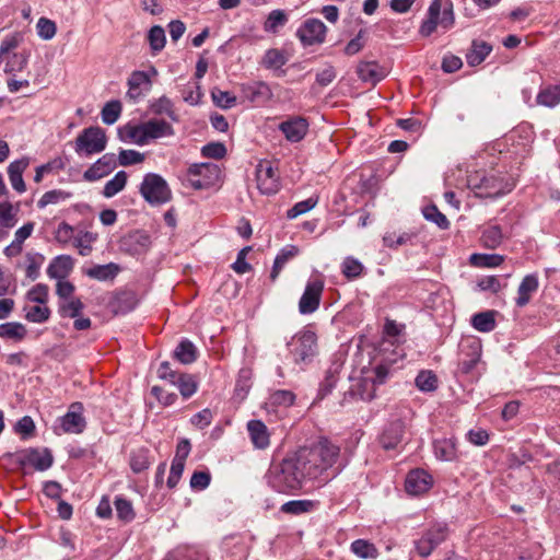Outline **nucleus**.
Returning <instances> with one entry per match:
<instances>
[{"label": "nucleus", "instance_id": "13d9d810", "mask_svg": "<svg viewBox=\"0 0 560 560\" xmlns=\"http://www.w3.org/2000/svg\"><path fill=\"white\" fill-rule=\"evenodd\" d=\"M28 56L25 52H12L5 56L2 60H5L4 71L7 73H14L22 71L27 65Z\"/></svg>", "mask_w": 560, "mask_h": 560}, {"label": "nucleus", "instance_id": "4d7b16f0", "mask_svg": "<svg viewBox=\"0 0 560 560\" xmlns=\"http://www.w3.org/2000/svg\"><path fill=\"white\" fill-rule=\"evenodd\" d=\"M351 551L362 559H375L378 556L376 547L365 539H357L351 544Z\"/></svg>", "mask_w": 560, "mask_h": 560}, {"label": "nucleus", "instance_id": "8fccbe9b", "mask_svg": "<svg viewBox=\"0 0 560 560\" xmlns=\"http://www.w3.org/2000/svg\"><path fill=\"white\" fill-rule=\"evenodd\" d=\"M127 178L128 176L125 171L117 172L116 175L105 184L103 188V196L112 198L120 192L127 184Z\"/></svg>", "mask_w": 560, "mask_h": 560}, {"label": "nucleus", "instance_id": "f3484780", "mask_svg": "<svg viewBox=\"0 0 560 560\" xmlns=\"http://www.w3.org/2000/svg\"><path fill=\"white\" fill-rule=\"evenodd\" d=\"M326 25L318 19L306 20L296 31L303 46L322 44L326 37Z\"/></svg>", "mask_w": 560, "mask_h": 560}, {"label": "nucleus", "instance_id": "aec40b11", "mask_svg": "<svg viewBox=\"0 0 560 560\" xmlns=\"http://www.w3.org/2000/svg\"><path fill=\"white\" fill-rule=\"evenodd\" d=\"M432 485V476L421 468L410 470L405 480V489L411 495H421L428 492Z\"/></svg>", "mask_w": 560, "mask_h": 560}, {"label": "nucleus", "instance_id": "e2e57ef3", "mask_svg": "<svg viewBox=\"0 0 560 560\" xmlns=\"http://www.w3.org/2000/svg\"><path fill=\"white\" fill-rule=\"evenodd\" d=\"M503 260V256L498 254H474L470 257V262L478 267H498Z\"/></svg>", "mask_w": 560, "mask_h": 560}, {"label": "nucleus", "instance_id": "4c0bfd02", "mask_svg": "<svg viewBox=\"0 0 560 560\" xmlns=\"http://www.w3.org/2000/svg\"><path fill=\"white\" fill-rule=\"evenodd\" d=\"M494 315V311H485L476 313L475 315L471 316L470 324L477 331L490 332L497 326Z\"/></svg>", "mask_w": 560, "mask_h": 560}, {"label": "nucleus", "instance_id": "c9c22d12", "mask_svg": "<svg viewBox=\"0 0 560 560\" xmlns=\"http://www.w3.org/2000/svg\"><path fill=\"white\" fill-rule=\"evenodd\" d=\"M318 502L313 500H291L282 504L280 511L285 514L301 515L313 512L317 509Z\"/></svg>", "mask_w": 560, "mask_h": 560}, {"label": "nucleus", "instance_id": "b1692460", "mask_svg": "<svg viewBox=\"0 0 560 560\" xmlns=\"http://www.w3.org/2000/svg\"><path fill=\"white\" fill-rule=\"evenodd\" d=\"M538 288V276L536 273L526 275L517 288V296L515 298L516 306H526L530 302L533 294L537 292Z\"/></svg>", "mask_w": 560, "mask_h": 560}, {"label": "nucleus", "instance_id": "09e8293b", "mask_svg": "<svg viewBox=\"0 0 560 560\" xmlns=\"http://www.w3.org/2000/svg\"><path fill=\"white\" fill-rule=\"evenodd\" d=\"M25 259V276L34 281L39 277V270L45 261V257L39 253H27Z\"/></svg>", "mask_w": 560, "mask_h": 560}, {"label": "nucleus", "instance_id": "6ab92c4d", "mask_svg": "<svg viewBox=\"0 0 560 560\" xmlns=\"http://www.w3.org/2000/svg\"><path fill=\"white\" fill-rule=\"evenodd\" d=\"M151 244V236L143 230L131 231L120 240V248L132 256L145 254Z\"/></svg>", "mask_w": 560, "mask_h": 560}, {"label": "nucleus", "instance_id": "5701e85b", "mask_svg": "<svg viewBox=\"0 0 560 560\" xmlns=\"http://www.w3.org/2000/svg\"><path fill=\"white\" fill-rule=\"evenodd\" d=\"M28 158H22L11 162L7 168L11 186L19 194H23L26 190L23 173L28 167Z\"/></svg>", "mask_w": 560, "mask_h": 560}, {"label": "nucleus", "instance_id": "72a5a7b5", "mask_svg": "<svg viewBox=\"0 0 560 560\" xmlns=\"http://www.w3.org/2000/svg\"><path fill=\"white\" fill-rule=\"evenodd\" d=\"M536 102L538 105L553 108L560 104V83L553 85L541 86L537 96Z\"/></svg>", "mask_w": 560, "mask_h": 560}, {"label": "nucleus", "instance_id": "dca6fc26", "mask_svg": "<svg viewBox=\"0 0 560 560\" xmlns=\"http://www.w3.org/2000/svg\"><path fill=\"white\" fill-rule=\"evenodd\" d=\"M84 407L80 401L72 402L65 416L58 418V422L63 433L80 434L86 427L83 416Z\"/></svg>", "mask_w": 560, "mask_h": 560}, {"label": "nucleus", "instance_id": "c85d7f7f", "mask_svg": "<svg viewBox=\"0 0 560 560\" xmlns=\"http://www.w3.org/2000/svg\"><path fill=\"white\" fill-rule=\"evenodd\" d=\"M34 229V222H27L18 229L14 233V240L3 250L4 255L9 258L20 255L23 250L24 241L32 235Z\"/></svg>", "mask_w": 560, "mask_h": 560}, {"label": "nucleus", "instance_id": "2f4dec72", "mask_svg": "<svg viewBox=\"0 0 560 560\" xmlns=\"http://www.w3.org/2000/svg\"><path fill=\"white\" fill-rule=\"evenodd\" d=\"M28 330L26 326L20 322H7L0 324V338L11 340L13 342H22L26 339Z\"/></svg>", "mask_w": 560, "mask_h": 560}, {"label": "nucleus", "instance_id": "bb28decb", "mask_svg": "<svg viewBox=\"0 0 560 560\" xmlns=\"http://www.w3.org/2000/svg\"><path fill=\"white\" fill-rule=\"evenodd\" d=\"M128 91L127 96L137 101L144 91H149L151 88V79L144 71H133L128 79Z\"/></svg>", "mask_w": 560, "mask_h": 560}, {"label": "nucleus", "instance_id": "de8ad7c7", "mask_svg": "<svg viewBox=\"0 0 560 560\" xmlns=\"http://www.w3.org/2000/svg\"><path fill=\"white\" fill-rule=\"evenodd\" d=\"M84 304L79 298L60 301L58 304V313L61 317L77 318L81 315Z\"/></svg>", "mask_w": 560, "mask_h": 560}, {"label": "nucleus", "instance_id": "9b49d317", "mask_svg": "<svg viewBox=\"0 0 560 560\" xmlns=\"http://www.w3.org/2000/svg\"><path fill=\"white\" fill-rule=\"evenodd\" d=\"M447 536L448 527L446 524H433L415 541V548L420 557L427 558L447 538Z\"/></svg>", "mask_w": 560, "mask_h": 560}, {"label": "nucleus", "instance_id": "6e6d98bb", "mask_svg": "<svg viewBox=\"0 0 560 560\" xmlns=\"http://www.w3.org/2000/svg\"><path fill=\"white\" fill-rule=\"evenodd\" d=\"M114 505H115L117 517L120 521H122L125 523H129V522L133 521L136 513L133 511L131 501H129L128 499H126L121 495H118L115 498Z\"/></svg>", "mask_w": 560, "mask_h": 560}, {"label": "nucleus", "instance_id": "f704fd0d", "mask_svg": "<svg viewBox=\"0 0 560 560\" xmlns=\"http://www.w3.org/2000/svg\"><path fill=\"white\" fill-rule=\"evenodd\" d=\"M492 51V46L483 40H472L470 50L466 54L470 67L480 65Z\"/></svg>", "mask_w": 560, "mask_h": 560}, {"label": "nucleus", "instance_id": "680f3d73", "mask_svg": "<svg viewBox=\"0 0 560 560\" xmlns=\"http://www.w3.org/2000/svg\"><path fill=\"white\" fill-rule=\"evenodd\" d=\"M121 103L119 101H110L105 104L101 112L102 120L106 125L115 124L121 114Z\"/></svg>", "mask_w": 560, "mask_h": 560}, {"label": "nucleus", "instance_id": "c756f323", "mask_svg": "<svg viewBox=\"0 0 560 560\" xmlns=\"http://www.w3.org/2000/svg\"><path fill=\"white\" fill-rule=\"evenodd\" d=\"M74 260L69 255H60L55 257L47 268V275L51 279H65L73 269Z\"/></svg>", "mask_w": 560, "mask_h": 560}, {"label": "nucleus", "instance_id": "2eb2a0df", "mask_svg": "<svg viewBox=\"0 0 560 560\" xmlns=\"http://www.w3.org/2000/svg\"><path fill=\"white\" fill-rule=\"evenodd\" d=\"M16 462L21 466L30 465L36 470L44 471L51 467L54 457L48 448H26L16 453Z\"/></svg>", "mask_w": 560, "mask_h": 560}, {"label": "nucleus", "instance_id": "39448f33", "mask_svg": "<svg viewBox=\"0 0 560 560\" xmlns=\"http://www.w3.org/2000/svg\"><path fill=\"white\" fill-rule=\"evenodd\" d=\"M287 347L295 364H308L317 354V336L311 326H306L292 336Z\"/></svg>", "mask_w": 560, "mask_h": 560}, {"label": "nucleus", "instance_id": "7ed1b4c3", "mask_svg": "<svg viewBox=\"0 0 560 560\" xmlns=\"http://www.w3.org/2000/svg\"><path fill=\"white\" fill-rule=\"evenodd\" d=\"M455 15L451 0H433L428 9L427 19L422 21L419 33L429 37L440 25L444 31L454 26Z\"/></svg>", "mask_w": 560, "mask_h": 560}, {"label": "nucleus", "instance_id": "f257e3e1", "mask_svg": "<svg viewBox=\"0 0 560 560\" xmlns=\"http://www.w3.org/2000/svg\"><path fill=\"white\" fill-rule=\"evenodd\" d=\"M345 467L340 447L327 439H320L311 447H302L272 463L267 472L269 486L280 493H294L305 480L328 481Z\"/></svg>", "mask_w": 560, "mask_h": 560}, {"label": "nucleus", "instance_id": "412c9836", "mask_svg": "<svg viewBox=\"0 0 560 560\" xmlns=\"http://www.w3.org/2000/svg\"><path fill=\"white\" fill-rule=\"evenodd\" d=\"M116 164V155L114 153H106L83 173V178L88 182L98 180L110 174L115 170Z\"/></svg>", "mask_w": 560, "mask_h": 560}, {"label": "nucleus", "instance_id": "4468645a", "mask_svg": "<svg viewBox=\"0 0 560 560\" xmlns=\"http://www.w3.org/2000/svg\"><path fill=\"white\" fill-rule=\"evenodd\" d=\"M241 97L253 106H264L273 96L270 86L264 81H252L240 85Z\"/></svg>", "mask_w": 560, "mask_h": 560}, {"label": "nucleus", "instance_id": "ddd939ff", "mask_svg": "<svg viewBox=\"0 0 560 560\" xmlns=\"http://www.w3.org/2000/svg\"><path fill=\"white\" fill-rule=\"evenodd\" d=\"M324 281L320 278L310 279L299 301V312L303 315L313 314L319 307Z\"/></svg>", "mask_w": 560, "mask_h": 560}, {"label": "nucleus", "instance_id": "f03ea898", "mask_svg": "<svg viewBox=\"0 0 560 560\" xmlns=\"http://www.w3.org/2000/svg\"><path fill=\"white\" fill-rule=\"evenodd\" d=\"M174 135L173 126L166 120L158 118H151L137 125L127 124L119 129V137L122 141H129L140 147Z\"/></svg>", "mask_w": 560, "mask_h": 560}, {"label": "nucleus", "instance_id": "603ef678", "mask_svg": "<svg viewBox=\"0 0 560 560\" xmlns=\"http://www.w3.org/2000/svg\"><path fill=\"white\" fill-rule=\"evenodd\" d=\"M299 253L298 247L295 246H289L288 248H283L275 258L272 270L270 272V279L275 281L284 265L288 262V260L294 256H296Z\"/></svg>", "mask_w": 560, "mask_h": 560}, {"label": "nucleus", "instance_id": "5fc2aeb1", "mask_svg": "<svg viewBox=\"0 0 560 560\" xmlns=\"http://www.w3.org/2000/svg\"><path fill=\"white\" fill-rule=\"evenodd\" d=\"M150 451L148 448H140L132 453L130 457V467L133 472L140 474L151 466Z\"/></svg>", "mask_w": 560, "mask_h": 560}, {"label": "nucleus", "instance_id": "338daca9", "mask_svg": "<svg viewBox=\"0 0 560 560\" xmlns=\"http://www.w3.org/2000/svg\"><path fill=\"white\" fill-rule=\"evenodd\" d=\"M287 63L284 54L278 49H268L264 56L262 65L267 69H279Z\"/></svg>", "mask_w": 560, "mask_h": 560}, {"label": "nucleus", "instance_id": "37998d69", "mask_svg": "<svg viewBox=\"0 0 560 560\" xmlns=\"http://www.w3.org/2000/svg\"><path fill=\"white\" fill-rule=\"evenodd\" d=\"M198 380L192 374L182 373L174 386H176L183 398H190L198 390Z\"/></svg>", "mask_w": 560, "mask_h": 560}, {"label": "nucleus", "instance_id": "cd10ccee", "mask_svg": "<svg viewBox=\"0 0 560 560\" xmlns=\"http://www.w3.org/2000/svg\"><path fill=\"white\" fill-rule=\"evenodd\" d=\"M503 238L504 232L497 222L490 221L481 228L480 243L483 247L495 249Z\"/></svg>", "mask_w": 560, "mask_h": 560}, {"label": "nucleus", "instance_id": "774afa93", "mask_svg": "<svg viewBox=\"0 0 560 560\" xmlns=\"http://www.w3.org/2000/svg\"><path fill=\"white\" fill-rule=\"evenodd\" d=\"M211 95L214 104L222 109H230L236 105V97L231 92L214 89Z\"/></svg>", "mask_w": 560, "mask_h": 560}, {"label": "nucleus", "instance_id": "69168bd1", "mask_svg": "<svg viewBox=\"0 0 560 560\" xmlns=\"http://www.w3.org/2000/svg\"><path fill=\"white\" fill-rule=\"evenodd\" d=\"M318 203V197L312 196L305 200L296 202L291 209L287 212V218L292 220L296 217L304 214L312 210Z\"/></svg>", "mask_w": 560, "mask_h": 560}, {"label": "nucleus", "instance_id": "0eeeda50", "mask_svg": "<svg viewBox=\"0 0 560 560\" xmlns=\"http://www.w3.org/2000/svg\"><path fill=\"white\" fill-rule=\"evenodd\" d=\"M143 199L151 206H161L172 199V190L167 182L159 174L144 175L139 189Z\"/></svg>", "mask_w": 560, "mask_h": 560}, {"label": "nucleus", "instance_id": "bf43d9fd", "mask_svg": "<svg viewBox=\"0 0 560 560\" xmlns=\"http://www.w3.org/2000/svg\"><path fill=\"white\" fill-rule=\"evenodd\" d=\"M71 192L65 191L62 189H52L46 191L40 199L37 201V207L43 209L48 205H57L61 201H65L71 197Z\"/></svg>", "mask_w": 560, "mask_h": 560}, {"label": "nucleus", "instance_id": "a211bd4d", "mask_svg": "<svg viewBox=\"0 0 560 560\" xmlns=\"http://www.w3.org/2000/svg\"><path fill=\"white\" fill-rule=\"evenodd\" d=\"M278 129L289 142L296 143L307 135L310 122L303 116H289L279 124Z\"/></svg>", "mask_w": 560, "mask_h": 560}, {"label": "nucleus", "instance_id": "e433bc0d", "mask_svg": "<svg viewBox=\"0 0 560 560\" xmlns=\"http://www.w3.org/2000/svg\"><path fill=\"white\" fill-rule=\"evenodd\" d=\"M174 358L183 364H190L197 360L198 350L190 340L183 339L174 350Z\"/></svg>", "mask_w": 560, "mask_h": 560}, {"label": "nucleus", "instance_id": "7c9ffc66", "mask_svg": "<svg viewBox=\"0 0 560 560\" xmlns=\"http://www.w3.org/2000/svg\"><path fill=\"white\" fill-rule=\"evenodd\" d=\"M148 110L155 116H167L172 121L179 120L173 101L166 95L150 101Z\"/></svg>", "mask_w": 560, "mask_h": 560}, {"label": "nucleus", "instance_id": "ea45409f", "mask_svg": "<svg viewBox=\"0 0 560 560\" xmlns=\"http://www.w3.org/2000/svg\"><path fill=\"white\" fill-rule=\"evenodd\" d=\"M118 272L119 267L114 262H109L106 265H95L89 268L85 271V275L98 281H108L113 280L118 275Z\"/></svg>", "mask_w": 560, "mask_h": 560}, {"label": "nucleus", "instance_id": "49530a36", "mask_svg": "<svg viewBox=\"0 0 560 560\" xmlns=\"http://www.w3.org/2000/svg\"><path fill=\"white\" fill-rule=\"evenodd\" d=\"M288 15L287 13L281 9L272 10L265 23H264V31L267 33L276 34L278 33L280 27H283L288 23Z\"/></svg>", "mask_w": 560, "mask_h": 560}, {"label": "nucleus", "instance_id": "a18cd8bd", "mask_svg": "<svg viewBox=\"0 0 560 560\" xmlns=\"http://www.w3.org/2000/svg\"><path fill=\"white\" fill-rule=\"evenodd\" d=\"M417 388L424 393L434 392L439 386L438 376L431 370H422L415 380Z\"/></svg>", "mask_w": 560, "mask_h": 560}, {"label": "nucleus", "instance_id": "393cba45", "mask_svg": "<svg viewBox=\"0 0 560 560\" xmlns=\"http://www.w3.org/2000/svg\"><path fill=\"white\" fill-rule=\"evenodd\" d=\"M357 73L360 80L373 85L382 81L387 74L385 68L375 61L360 62L357 68Z\"/></svg>", "mask_w": 560, "mask_h": 560}, {"label": "nucleus", "instance_id": "c03bdc74", "mask_svg": "<svg viewBox=\"0 0 560 560\" xmlns=\"http://www.w3.org/2000/svg\"><path fill=\"white\" fill-rule=\"evenodd\" d=\"M340 268L342 276L350 281L360 278L364 272L363 264L352 256H347Z\"/></svg>", "mask_w": 560, "mask_h": 560}, {"label": "nucleus", "instance_id": "f8f14e48", "mask_svg": "<svg viewBox=\"0 0 560 560\" xmlns=\"http://www.w3.org/2000/svg\"><path fill=\"white\" fill-rule=\"evenodd\" d=\"M257 188L262 195H275L280 189V177L277 168L268 160H261L256 166Z\"/></svg>", "mask_w": 560, "mask_h": 560}, {"label": "nucleus", "instance_id": "423d86ee", "mask_svg": "<svg viewBox=\"0 0 560 560\" xmlns=\"http://www.w3.org/2000/svg\"><path fill=\"white\" fill-rule=\"evenodd\" d=\"M467 186L477 197L480 198H498L510 192L513 188L512 184L504 183L497 175H483L476 173L467 178Z\"/></svg>", "mask_w": 560, "mask_h": 560}, {"label": "nucleus", "instance_id": "473e14b6", "mask_svg": "<svg viewBox=\"0 0 560 560\" xmlns=\"http://www.w3.org/2000/svg\"><path fill=\"white\" fill-rule=\"evenodd\" d=\"M377 388L378 386L365 375L346 395L351 397L359 396L361 400L371 401L376 397ZM347 396H345V398Z\"/></svg>", "mask_w": 560, "mask_h": 560}, {"label": "nucleus", "instance_id": "052dcab7", "mask_svg": "<svg viewBox=\"0 0 560 560\" xmlns=\"http://www.w3.org/2000/svg\"><path fill=\"white\" fill-rule=\"evenodd\" d=\"M401 331H402L401 326L396 324V322H394V320L387 319L384 325V337L381 340V342H383L385 340H390L393 342L392 349L397 348L398 351L400 353H402V349L398 345L399 336H400Z\"/></svg>", "mask_w": 560, "mask_h": 560}, {"label": "nucleus", "instance_id": "0e129e2a", "mask_svg": "<svg viewBox=\"0 0 560 560\" xmlns=\"http://www.w3.org/2000/svg\"><path fill=\"white\" fill-rule=\"evenodd\" d=\"M295 400V395L291 390L278 389L270 394L269 404L276 407H290Z\"/></svg>", "mask_w": 560, "mask_h": 560}, {"label": "nucleus", "instance_id": "a878e982", "mask_svg": "<svg viewBox=\"0 0 560 560\" xmlns=\"http://www.w3.org/2000/svg\"><path fill=\"white\" fill-rule=\"evenodd\" d=\"M247 431L253 445L256 448L265 450L270 444V435L267 425L261 420H249Z\"/></svg>", "mask_w": 560, "mask_h": 560}, {"label": "nucleus", "instance_id": "864d4df0", "mask_svg": "<svg viewBox=\"0 0 560 560\" xmlns=\"http://www.w3.org/2000/svg\"><path fill=\"white\" fill-rule=\"evenodd\" d=\"M19 207L10 201L0 202V225L4 228H14L18 223Z\"/></svg>", "mask_w": 560, "mask_h": 560}, {"label": "nucleus", "instance_id": "1a4fd4ad", "mask_svg": "<svg viewBox=\"0 0 560 560\" xmlns=\"http://www.w3.org/2000/svg\"><path fill=\"white\" fill-rule=\"evenodd\" d=\"M107 138L104 129L98 126L84 128L77 137L74 151L80 156H90L105 150Z\"/></svg>", "mask_w": 560, "mask_h": 560}, {"label": "nucleus", "instance_id": "9d476101", "mask_svg": "<svg viewBox=\"0 0 560 560\" xmlns=\"http://www.w3.org/2000/svg\"><path fill=\"white\" fill-rule=\"evenodd\" d=\"M481 341L475 337L462 339L458 352V370L463 374H472L481 359Z\"/></svg>", "mask_w": 560, "mask_h": 560}, {"label": "nucleus", "instance_id": "58836bf2", "mask_svg": "<svg viewBox=\"0 0 560 560\" xmlns=\"http://www.w3.org/2000/svg\"><path fill=\"white\" fill-rule=\"evenodd\" d=\"M434 454L441 460L451 462L456 458V442L453 439H440L433 442Z\"/></svg>", "mask_w": 560, "mask_h": 560}, {"label": "nucleus", "instance_id": "3c124183", "mask_svg": "<svg viewBox=\"0 0 560 560\" xmlns=\"http://www.w3.org/2000/svg\"><path fill=\"white\" fill-rule=\"evenodd\" d=\"M148 42L152 55H156L162 51L166 43L164 28L160 25L152 26L148 32Z\"/></svg>", "mask_w": 560, "mask_h": 560}, {"label": "nucleus", "instance_id": "6e6552de", "mask_svg": "<svg viewBox=\"0 0 560 560\" xmlns=\"http://www.w3.org/2000/svg\"><path fill=\"white\" fill-rule=\"evenodd\" d=\"M221 170L214 163L191 164L186 172L185 180L196 189H208L220 180Z\"/></svg>", "mask_w": 560, "mask_h": 560}, {"label": "nucleus", "instance_id": "79ce46f5", "mask_svg": "<svg viewBox=\"0 0 560 560\" xmlns=\"http://www.w3.org/2000/svg\"><path fill=\"white\" fill-rule=\"evenodd\" d=\"M24 318L34 324H44L48 322L51 315L50 308L46 304H38L34 306H24Z\"/></svg>", "mask_w": 560, "mask_h": 560}, {"label": "nucleus", "instance_id": "4be33fe9", "mask_svg": "<svg viewBox=\"0 0 560 560\" xmlns=\"http://www.w3.org/2000/svg\"><path fill=\"white\" fill-rule=\"evenodd\" d=\"M405 433L404 422L396 420L390 422L383 431L380 443L385 450H395L401 443Z\"/></svg>", "mask_w": 560, "mask_h": 560}, {"label": "nucleus", "instance_id": "a19ab883", "mask_svg": "<svg viewBox=\"0 0 560 560\" xmlns=\"http://www.w3.org/2000/svg\"><path fill=\"white\" fill-rule=\"evenodd\" d=\"M252 377L253 373L250 369L243 368L240 370L234 388L235 399L243 401L246 398L253 384Z\"/></svg>", "mask_w": 560, "mask_h": 560}, {"label": "nucleus", "instance_id": "20e7f679", "mask_svg": "<svg viewBox=\"0 0 560 560\" xmlns=\"http://www.w3.org/2000/svg\"><path fill=\"white\" fill-rule=\"evenodd\" d=\"M393 342L385 340L380 342L374 355L375 366L368 376L380 387L393 375L394 364L402 359L404 354L398 349H392Z\"/></svg>", "mask_w": 560, "mask_h": 560}]
</instances>
